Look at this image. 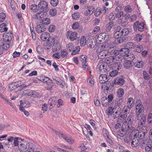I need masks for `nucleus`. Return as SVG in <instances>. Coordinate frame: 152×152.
Masks as SVG:
<instances>
[{"instance_id":"obj_1","label":"nucleus","mask_w":152,"mask_h":152,"mask_svg":"<svg viewBox=\"0 0 152 152\" xmlns=\"http://www.w3.org/2000/svg\"><path fill=\"white\" fill-rule=\"evenodd\" d=\"M18 148L22 152H33L36 149L35 144L22 141L20 142Z\"/></svg>"},{"instance_id":"obj_2","label":"nucleus","mask_w":152,"mask_h":152,"mask_svg":"<svg viewBox=\"0 0 152 152\" xmlns=\"http://www.w3.org/2000/svg\"><path fill=\"white\" fill-rule=\"evenodd\" d=\"M101 47L102 48H104V49H105L107 53L111 54L115 48V45L111 43L108 44L107 42H105L99 45V50L100 49Z\"/></svg>"},{"instance_id":"obj_3","label":"nucleus","mask_w":152,"mask_h":152,"mask_svg":"<svg viewBox=\"0 0 152 152\" xmlns=\"http://www.w3.org/2000/svg\"><path fill=\"white\" fill-rule=\"evenodd\" d=\"M141 145L143 147L145 148L147 152H152V142L148 140H143Z\"/></svg>"},{"instance_id":"obj_4","label":"nucleus","mask_w":152,"mask_h":152,"mask_svg":"<svg viewBox=\"0 0 152 152\" xmlns=\"http://www.w3.org/2000/svg\"><path fill=\"white\" fill-rule=\"evenodd\" d=\"M48 4V3L46 1H41L38 4V6L40 9L39 10H41V11L43 12H48L49 10Z\"/></svg>"},{"instance_id":"obj_5","label":"nucleus","mask_w":152,"mask_h":152,"mask_svg":"<svg viewBox=\"0 0 152 152\" xmlns=\"http://www.w3.org/2000/svg\"><path fill=\"white\" fill-rule=\"evenodd\" d=\"M116 61L111 65V68L113 70L117 71L121 69L122 65L121 64V60H116Z\"/></svg>"},{"instance_id":"obj_6","label":"nucleus","mask_w":152,"mask_h":152,"mask_svg":"<svg viewBox=\"0 0 152 152\" xmlns=\"http://www.w3.org/2000/svg\"><path fill=\"white\" fill-rule=\"evenodd\" d=\"M136 111L140 112L142 113H144V107L142 104L141 101L140 100H137L136 103Z\"/></svg>"},{"instance_id":"obj_7","label":"nucleus","mask_w":152,"mask_h":152,"mask_svg":"<svg viewBox=\"0 0 152 152\" xmlns=\"http://www.w3.org/2000/svg\"><path fill=\"white\" fill-rule=\"evenodd\" d=\"M78 34L77 32L69 31L67 32L66 36L72 41L76 40L78 38Z\"/></svg>"},{"instance_id":"obj_8","label":"nucleus","mask_w":152,"mask_h":152,"mask_svg":"<svg viewBox=\"0 0 152 152\" xmlns=\"http://www.w3.org/2000/svg\"><path fill=\"white\" fill-rule=\"evenodd\" d=\"M99 46L98 47L97 50V51L99 53L98 54V57L99 58L103 59L107 55V52L105 49H104V48H101L99 50Z\"/></svg>"},{"instance_id":"obj_9","label":"nucleus","mask_w":152,"mask_h":152,"mask_svg":"<svg viewBox=\"0 0 152 152\" xmlns=\"http://www.w3.org/2000/svg\"><path fill=\"white\" fill-rule=\"evenodd\" d=\"M129 32V29L127 28H125L122 29L120 32H115L114 36L115 37H116V36L121 37V36H125L128 34Z\"/></svg>"},{"instance_id":"obj_10","label":"nucleus","mask_w":152,"mask_h":152,"mask_svg":"<svg viewBox=\"0 0 152 152\" xmlns=\"http://www.w3.org/2000/svg\"><path fill=\"white\" fill-rule=\"evenodd\" d=\"M136 135H137L134 134L133 136H130L132 140L131 145L133 147L137 146L138 145L139 141L137 137H136Z\"/></svg>"},{"instance_id":"obj_11","label":"nucleus","mask_w":152,"mask_h":152,"mask_svg":"<svg viewBox=\"0 0 152 152\" xmlns=\"http://www.w3.org/2000/svg\"><path fill=\"white\" fill-rule=\"evenodd\" d=\"M57 102V99L56 97H52L48 101V105L50 108H53Z\"/></svg>"},{"instance_id":"obj_12","label":"nucleus","mask_w":152,"mask_h":152,"mask_svg":"<svg viewBox=\"0 0 152 152\" xmlns=\"http://www.w3.org/2000/svg\"><path fill=\"white\" fill-rule=\"evenodd\" d=\"M130 112L129 107L128 106H125L123 109L122 111L123 114L121 116L123 118H126L127 115L129 114Z\"/></svg>"},{"instance_id":"obj_13","label":"nucleus","mask_w":152,"mask_h":152,"mask_svg":"<svg viewBox=\"0 0 152 152\" xmlns=\"http://www.w3.org/2000/svg\"><path fill=\"white\" fill-rule=\"evenodd\" d=\"M46 29L45 26L42 24L40 23L36 26V30L37 32L38 33H41L43 32Z\"/></svg>"},{"instance_id":"obj_14","label":"nucleus","mask_w":152,"mask_h":152,"mask_svg":"<svg viewBox=\"0 0 152 152\" xmlns=\"http://www.w3.org/2000/svg\"><path fill=\"white\" fill-rule=\"evenodd\" d=\"M54 41L55 39L54 38H49L48 41L44 43V45L48 47L47 49H48L49 47H50L53 44Z\"/></svg>"},{"instance_id":"obj_15","label":"nucleus","mask_w":152,"mask_h":152,"mask_svg":"<svg viewBox=\"0 0 152 152\" xmlns=\"http://www.w3.org/2000/svg\"><path fill=\"white\" fill-rule=\"evenodd\" d=\"M109 77L105 74L101 75L99 77V82L101 83L104 84L109 80Z\"/></svg>"},{"instance_id":"obj_16","label":"nucleus","mask_w":152,"mask_h":152,"mask_svg":"<svg viewBox=\"0 0 152 152\" xmlns=\"http://www.w3.org/2000/svg\"><path fill=\"white\" fill-rule=\"evenodd\" d=\"M101 101L103 107H106L112 104V103H111L108 100L107 98L106 97H104L102 98Z\"/></svg>"},{"instance_id":"obj_17","label":"nucleus","mask_w":152,"mask_h":152,"mask_svg":"<svg viewBox=\"0 0 152 152\" xmlns=\"http://www.w3.org/2000/svg\"><path fill=\"white\" fill-rule=\"evenodd\" d=\"M129 52V50L128 48H123L119 50V54L121 56H124L127 55Z\"/></svg>"},{"instance_id":"obj_18","label":"nucleus","mask_w":152,"mask_h":152,"mask_svg":"<svg viewBox=\"0 0 152 152\" xmlns=\"http://www.w3.org/2000/svg\"><path fill=\"white\" fill-rule=\"evenodd\" d=\"M114 83L115 84L122 85L124 83V80L121 78H117L115 79Z\"/></svg>"},{"instance_id":"obj_19","label":"nucleus","mask_w":152,"mask_h":152,"mask_svg":"<svg viewBox=\"0 0 152 152\" xmlns=\"http://www.w3.org/2000/svg\"><path fill=\"white\" fill-rule=\"evenodd\" d=\"M20 81L15 82V83H11L9 85V90L10 91L13 90L14 89L17 88H18L19 86L18 85H17V83H20Z\"/></svg>"},{"instance_id":"obj_20","label":"nucleus","mask_w":152,"mask_h":152,"mask_svg":"<svg viewBox=\"0 0 152 152\" xmlns=\"http://www.w3.org/2000/svg\"><path fill=\"white\" fill-rule=\"evenodd\" d=\"M61 48V47L60 43L56 42L53 43L52 48V51L54 52L58 51L60 50Z\"/></svg>"},{"instance_id":"obj_21","label":"nucleus","mask_w":152,"mask_h":152,"mask_svg":"<svg viewBox=\"0 0 152 152\" xmlns=\"http://www.w3.org/2000/svg\"><path fill=\"white\" fill-rule=\"evenodd\" d=\"M134 116L130 114L126 121V122L127 124H132L135 121L134 119Z\"/></svg>"},{"instance_id":"obj_22","label":"nucleus","mask_w":152,"mask_h":152,"mask_svg":"<svg viewBox=\"0 0 152 152\" xmlns=\"http://www.w3.org/2000/svg\"><path fill=\"white\" fill-rule=\"evenodd\" d=\"M145 132H139L138 130L137 132H136L134 134L137 135L136 137H137L138 139L141 140L143 139L144 137L145 134Z\"/></svg>"},{"instance_id":"obj_23","label":"nucleus","mask_w":152,"mask_h":152,"mask_svg":"<svg viewBox=\"0 0 152 152\" xmlns=\"http://www.w3.org/2000/svg\"><path fill=\"white\" fill-rule=\"evenodd\" d=\"M132 61H125L124 64V67L126 69H129L132 66Z\"/></svg>"},{"instance_id":"obj_24","label":"nucleus","mask_w":152,"mask_h":152,"mask_svg":"<svg viewBox=\"0 0 152 152\" xmlns=\"http://www.w3.org/2000/svg\"><path fill=\"white\" fill-rule=\"evenodd\" d=\"M115 58V56H110L106 58L105 60V62L107 64H109L113 61Z\"/></svg>"},{"instance_id":"obj_25","label":"nucleus","mask_w":152,"mask_h":152,"mask_svg":"<svg viewBox=\"0 0 152 152\" xmlns=\"http://www.w3.org/2000/svg\"><path fill=\"white\" fill-rule=\"evenodd\" d=\"M12 37V33H8L6 35L5 37L4 38V39L5 42H10V41L11 40Z\"/></svg>"},{"instance_id":"obj_26","label":"nucleus","mask_w":152,"mask_h":152,"mask_svg":"<svg viewBox=\"0 0 152 152\" xmlns=\"http://www.w3.org/2000/svg\"><path fill=\"white\" fill-rule=\"evenodd\" d=\"M43 12L41 11L38 12L36 15V18L37 19L39 20H42L44 18V13Z\"/></svg>"},{"instance_id":"obj_27","label":"nucleus","mask_w":152,"mask_h":152,"mask_svg":"<svg viewBox=\"0 0 152 152\" xmlns=\"http://www.w3.org/2000/svg\"><path fill=\"white\" fill-rule=\"evenodd\" d=\"M61 137L63 138L65 140H66L68 143L70 144H72L74 142L73 140H71L69 138L66 137V136L64 135L63 134H61Z\"/></svg>"},{"instance_id":"obj_28","label":"nucleus","mask_w":152,"mask_h":152,"mask_svg":"<svg viewBox=\"0 0 152 152\" xmlns=\"http://www.w3.org/2000/svg\"><path fill=\"white\" fill-rule=\"evenodd\" d=\"M114 25V22L113 21H110L106 25V31L107 32L110 31V30Z\"/></svg>"},{"instance_id":"obj_29","label":"nucleus","mask_w":152,"mask_h":152,"mask_svg":"<svg viewBox=\"0 0 152 152\" xmlns=\"http://www.w3.org/2000/svg\"><path fill=\"white\" fill-rule=\"evenodd\" d=\"M50 20L48 18H44L42 20V22H40L41 23L44 25H47L50 23Z\"/></svg>"},{"instance_id":"obj_30","label":"nucleus","mask_w":152,"mask_h":152,"mask_svg":"<svg viewBox=\"0 0 152 152\" xmlns=\"http://www.w3.org/2000/svg\"><path fill=\"white\" fill-rule=\"evenodd\" d=\"M39 8V6L35 4H32L31 6V10L33 12L37 11Z\"/></svg>"},{"instance_id":"obj_31","label":"nucleus","mask_w":152,"mask_h":152,"mask_svg":"<svg viewBox=\"0 0 152 152\" xmlns=\"http://www.w3.org/2000/svg\"><path fill=\"white\" fill-rule=\"evenodd\" d=\"M6 25L5 23H3L0 25V31L2 32L6 31L7 30V28L6 27Z\"/></svg>"},{"instance_id":"obj_32","label":"nucleus","mask_w":152,"mask_h":152,"mask_svg":"<svg viewBox=\"0 0 152 152\" xmlns=\"http://www.w3.org/2000/svg\"><path fill=\"white\" fill-rule=\"evenodd\" d=\"M68 53L65 49H63L61 51V56L63 58H66L67 56Z\"/></svg>"},{"instance_id":"obj_33","label":"nucleus","mask_w":152,"mask_h":152,"mask_svg":"<svg viewBox=\"0 0 152 152\" xmlns=\"http://www.w3.org/2000/svg\"><path fill=\"white\" fill-rule=\"evenodd\" d=\"M106 66H105L104 64H101L99 67V70L102 73L104 72H107V69H106Z\"/></svg>"},{"instance_id":"obj_34","label":"nucleus","mask_w":152,"mask_h":152,"mask_svg":"<svg viewBox=\"0 0 152 152\" xmlns=\"http://www.w3.org/2000/svg\"><path fill=\"white\" fill-rule=\"evenodd\" d=\"M104 86H105L106 90L107 91L109 90L110 88L112 86V84L111 82L110 81H107L104 83Z\"/></svg>"},{"instance_id":"obj_35","label":"nucleus","mask_w":152,"mask_h":152,"mask_svg":"<svg viewBox=\"0 0 152 152\" xmlns=\"http://www.w3.org/2000/svg\"><path fill=\"white\" fill-rule=\"evenodd\" d=\"M10 42H5V43H4L3 46V47H2L3 50L4 49L6 50L9 48L10 45Z\"/></svg>"},{"instance_id":"obj_36","label":"nucleus","mask_w":152,"mask_h":152,"mask_svg":"<svg viewBox=\"0 0 152 152\" xmlns=\"http://www.w3.org/2000/svg\"><path fill=\"white\" fill-rule=\"evenodd\" d=\"M143 63V61H138L136 63H135L134 65L135 66L138 68H140L142 67Z\"/></svg>"},{"instance_id":"obj_37","label":"nucleus","mask_w":152,"mask_h":152,"mask_svg":"<svg viewBox=\"0 0 152 152\" xmlns=\"http://www.w3.org/2000/svg\"><path fill=\"white\" fill-rule=\"evenodd\" d=\"M49 13L50 16H54L56 15L57 14V10L55 9H51L49 11Z\"/></svg>"},{"instance_id":"obj_38","label":"nucleus","mask_w":152,"mask_h":152,"mask_svg":"<svg viewBox=\"0 0 152 152\" xmlns=\"http://www.w3.org/2000/svg\"><path fill=\"white\" fill-rule=\"evenodd\" d=\"M80 45L81 46H84L86 43V37L84 36H82L80 40Z\"/></svg>"},{"instance_id":"obj_39","label":"nucleus","mask_w":152,"mask_h":152,"mask_svg":"<svg viewBox=\"0 0 152 152\" xmlns=\"http://www.w3.org/2000/svg\"><path fill=\"white\" fill-rule=\"evenodd\" d=\"M22 94L23 95L30 96L33 95V94L32 92L30 90H26L23 92Z\"/></svg>"},{"instance_id":"obj_40","label":"nucleus","mask_w":152,"mask_h":152,"mask_svg":"<svg viewBox=\"0 0 152 152\" xmlns=\"http://www.w3.org/2000/svg\"><path fill=\"white\" fill-rule=\"evenodd\" d=\"M118 96L119 97H121L124 94V91L122 88L119 89L117 92Z\"/></svg>"},{"instance_id":"obj_41","label":"nucleus","mask_w":152,"mask_h":152,"mask_svg":"<svg viewBox=\"0 0 152 152\" xmlns=\"http://www.w3.org/2000/svg\"><path fill=\"white\" fill-rule=\"evenodd\" d=\"M87 57L86 55H82L81 56L80 61L82 62V64L86 63Z\"/></svg>"},{"instance_id":"obj_42","label":"nucleus","mask_w":152,"mask_h":152,"mask_svg":"<svg viewBox=\"0 0 152 152\" xmlns=\"http://www.w3.org/2000/svg\"><path fill=\"white\" fill-rule=\"evenodd\" d=\"M136 116L137 119L138 120H140V118H142L143 116L145 115L144 113H142L140 112H138L136 111Z\"/></svg>"},{"instance_id":"obj_43","label":"nucleus","mask_w":152,"mask_h":152,"mask_svg":"<svg viewBox=\"0 0 152 152\" xmlns=\"http://www.w3.org/2000/svg\"><path fill=\"white\" fill-rule=\"evenodd\" d=\"M126 56L127 57V59L128 60L130 61H131L134 58V56L133 54L129 53L126 55Z\"/></svg>"},{"instance_id":"obj_44","label":"nucleus","mask_w":152,"mask_h":152,"mask_svg":"<svg viewBox=\"0 0 152 152\" xmlns=\"http://www.w3.org/2000/svg\"><path fill=\"white\" fill-rule=\"evenodd\" d=\"M145 27L144 24L143 22L140 23L139 27L138 28V31H142Z\"/></svg>"},{"instance_id":"obj_45","label":"nucleus","mask_w":152,"mask_h":152,"mask_svg":"<svg viewBox=\"0 0 152 152\" xmlns=\"http://www.w3.org/2000/svg\"><path fill=\"white\" fill-rule=\"evenodd\" d=\"M48 36V34L47 33L44 32L42 34L41 36V39L42 40L45 41V39H47Z\"/></svg>"},{"instance_id":"obj_46","label":"nucleus","mask_w":152,"mask_h":152,"mask_svg":"<svg viewBox=\"0 0 152 152\" xmlns=\"http://www.w3.org/2000/svg\"><path fill=\"white\" fill-rule=\"evenodd\" d=\"M140 23L138 21L135 22L134 24L133 29L134 31H136L137 29L138 30V28L139 27Z\"/></svg>"},{"instance_id":"obj_47","label":"nucleus","mask_w":152,"mask_h":152,"mask_svg":"<svg viewBox=\"0 0 152 152\" xmlns=\"http://www.w3.org/2000/svg\"><path fill=\"white\" fill-rule=\"evenodd\" d=\"M80 25L78 22L74 23L72 25V27L74 29H76L80 28Z\"/></svg>"},{"instance_id":"obj_48","label":"nucleus","mask_w":152,"mask_h":152,"mask_svg":"<svg viewBox=\"0 0 152 152\" xmlns=\"http://www.w3.org/2000/svg\"><path fill=\"white\" fill-rule=\"evenodd\" d=\"M126 46L127 47V48H128L129 49H132L134 48L136 46L132 42H128L126 44Z\"/></svg>"},{"instance_id":"obj_49","label":"nucleus","mask_w":152,"mask_h":152,"mask_svg":"<svg viewBox=\"0 0 152 152\" xmlns=\"http://www.w3.org/2000/svg\"><path fill=\"white\" fill-rule=\"evenodd\" d=\"M19 140H21V139L19 138L16 137L15 138L14 140L13 143V144L15 146H17L18 145V142L19 141Z\"/></svg>"},{"instance_id":"obj_50","label":"nucleus","mask_w":152,"mask_h":152,"mask_svg":"<svg viewBox=\"0 0 152 152\" xmlns=\"http://www.w3.org/2000/svg\"><path fill=\"white\" fill-rule=\"evenodd\" d=\"M142 36L140 34H137L136 36L134 37V40L137 42H139L142 40Z\"/></svg>"},{"instance_id":"obj_51","label":"nucleus","mask_w":152,"mask_h":152,"mask_svg":"<svg viewBox=\"0 0 152 152\" xmlns=\"http://www.w3.org/2000/svg\"><path fill=\"white\" fill-rule=\"evenodd\" d=\"M118 72L115 70H113L110 73V76L111 77H114L118 74Z\"/></svg>"},{"instance_id":"obj_52","label":"nucleus","mask_w":152,"mask_h":152,"mask_svg":"<svg viewBox=\"0 0 152 152\" xmlns=\"http://www.w3.org/2000/svg\"><path fill=\"white\" fill-rule=\"evenodd\" d=\"M137 130L135 127L132 126V128L130 129V132H132V133L130 134V136H133V135L136 132H137Z\"/></svg>"},{"instance_id":"obj_53","label":"nucleus","mask_w":152,"mask_h":152,"mask_svg":"<svg viewBox=\"0 0 152 152\" xmlns=\"http://www.w3.org/2000/svg\"><path fill=\"white\" fill-rule=\"evenodd\" d=\"M6 18L5 14L3 13H0V22H2L4 21Z\"/></svg>"},{"instance_id":"obj_54","label":"nucleus","mask_w":152,"mask_h":152,"mask_svg":"<svg viewBox=\"0 0 152 152\" xmlns=\"http://www.w3.org/2000/svg\"><path fill=\"white\" fill-rule=\"evenodd\" d=\"M72 18L73 19L77 20L79 18V14L77 12L74 13L72 15Z\"/></svg>"},{"instance_id":"obj_55","label":"nucleus","mask_w":152,"mask_h":152,"mask_svg":"<svg viewBox=\"0 0 152 152\" xmlns=\"http://www.w3.org/2000/svg\"><path fill=\"white\" fill-rule=\"evenodd\" d=\"M134 99L132 98H129L128 100L127 103L128 104L130 105V106H131V107H130L131 108L132 106V104H134Z\"/></svg>"},{"instance_id":"obj_56","label":"nucleus","mask_w":152,"mask_h":152,"mask_svg":"<svg viewBox=\"0 0 152 152\" xmlns=\"http://www.w3.org/2000/svg\"><path fill=\"white\" fill-rule=\"evenodd\" d=\"M123 102V99L122 98H119V99L118 98L117 99V100L116 101L115 103L116 104H117L119 107L120 106V105L122 104V103Z\"/></svg>"},{"instance_id":"obj_57","label":"nucleus","mask_w":152,"mask_h":152,"mask_svg":"<svg viewBox=\"0 0 152 152\" xmlns=\"http://www.w3.org/2000/svg\"><path fill=\"white\" fill-rule=\"evenodd\" d=\"M58 3V0H51L50 1V4L53 7L56 6Z\"/></svg>"},{"instance_id":"obj_58","label":"nucleus","mask_w":152,"mask_h":152,"mask_svg":"<svg viewBox=\"0 0 152 152\" xmlns=\"http://www.w3.org/2000/svg\"><path fill=\"white\" fill-rule=\"evenodd\" d=\"M76 50H73L71 54L72 55H75L78 53L80 51V49L79 47L77 46L76 47Z\"/></svg>"},{"instance_id":"obj_59","label":"nucleus","mask_w":152,"mask_h":152,"mask_svg":"<svg viewBox=\"0 0 152 152\" xmlns=\"http://www.w3.org/2000/svg\"><path fill=\"white\" fill-rule=\"evenodd\" d=\"M119 36H118L117 37L116 36V37H115L116 38H117L116 41V43L117 44H120L124 42V39L122 37H119Z\"/></svg>"},{"instance_id":"obj_60","label":"nucleus","mask_w":152,"mask_h":152,"mask_svg":"<svg viewBox=\"0 0 152 152\" xmlns=\"http://www.w3.org/2000/svg\"><path fill=\"white\" fill-rule=\"evenodd\" d=\"M87 10L90 13V15H91L94 13V9L93 6H90L88 8Z\"/></svg>"},{"instance_id":"obj_61","label":"nucleus","mask_w":152,"mask_h":152,"mask_svg":"<svg viewBox=\"0 0 152 152\" xmlns=\"http://www.w3.org/2000/svg\"><path fill=\"white\" fill-rule=\"evenodd\" d=\"M8 104H9L10 105L12 108H15V107L13 104H12V103H11V102H9V100L6 97H5L3 95V98H2Z\"/></svg>"},{"instance_id":"obj_62","label":"nucleus","mask_w":152,"mask_h":152,"mask_svg":"<svg viewBox=\"0 0 152 152\" xmlns=\"http://www.w3.org/2000/svg\"><path fill=\"white\" fill-rule=\"evenodd\" d=\"M127 125L126 126L125 125H123L122 126L121 129L122 131L125 132L126 133L128 132V131L129 129H128L127 128Z\"/></svg>"},{"instance_id":"obj_63","label":"nucleus","mask_w":152,"mask_h":152,"mask_svg":"<svg viewBox=\"0 0 152 152\" xmlns=\"http://www.w3.org/2000/svg\"><path fill=\"white\" fill-rule=\"evenodd\" d=\"M113 108L112 107H109L107 110V111L108 113L110 115L112 114L114 112Z\"/></svg>"},{"instance_id":"obj_64","label":"nucleus","mask_w":152,"mask_h":152,"mask_svg":"<svg viewBox=\"0 0 152 152\" xmlns=\"http://www.w3.org/2000/svg\"><path fill=\"white\" fill-rule=\"evenodd\" d=\"M44 83H48V81L50 80V78L48 77H44L41 78V80Z\"/></svg>"}]
</instances>
